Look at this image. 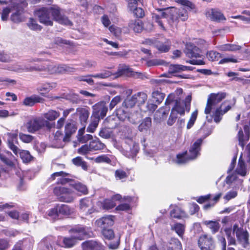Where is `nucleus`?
Wrapping results in <instances>:
<instances>
[{
  "label": "nucleus",
  "mask_w": 250,
  "mask_h": 250,
  "mask_svg": "<svg viewBox=\"0 0 250 250\" xmlns=\"http://www.w3.org/2000/svg\"><path fill=\"white\" fill-rule=\"evenodd\" d=\"M40 22L47 26L53 25L52 18L59 23L66 25H72V22L64 15L62 13L61 9L57 6L47 8L42 7L35 12Z\"/></svg>",
  "instance_id": "nucleus-1"
},
{
  "label": "nucleus",
  "mask_w": 250,
  "mask_h": 250,
  "mask_svg": "<svg viewBox=\"0 0 250 250\" xmlns=\"http://www.w3.org/2000/svg\"><path fill=\"white\" fill-rule=\"evenodd\" d=\"M165 10V11L161 13L160 15L154 14L152 17L153 20L158 24L161 29L164 31L166 30V29L161 20V18H170L173 22H177L179 19L182 21H185L188 18V12L184 9H166Z\"/></svg>",
  "instance_id": "nucleus-2"
},
{
  "label": "nucleus",
  "mask_w": 250,
  "mask_h": 250,
  "mask_svg": "<svg viewBox=\"0 0 250 250\" xmlns=\"http://www.w3.org/2000/svg\"><path fill=\"white\" fill-rule=\"evenodd\" d=\"M88 228L82 226H77L69 230L71 236L63 238V244L65 248H72L74 246L78 240H81L88 234Z\"/></svg>",
  "instance_id": "nucleus-3"
},
{
  "label": "nucleus",
  "mask_w": 250,
  "mask_h": 250,
  "mask_svg": "<svg viewBox=\"0 0 250 250\" xmlns=\"http://www.w3.org/2000/svg\"><path fill=\"white\" fill-rule=\"evenodd\" d=\"M191 101V95L187 96L185 100L183 101L180 99L174 100V95L171 94L167 97L165 102V104L168 105L174 102V105L171 110H173L174 112L176 113L177 114H179L181 115H184L185 113V110L188 112L189 111Z\"/></svg>",
  "instance_id": "nucleus-4"
},
{
  "label": "nucleus",
  "mask_w": 250,
  "mask_h": 250,
  "mask_svg": "<svg viewBox=\"0 0 250 250\" xmlns=\"http://www.w3.org/2000/svg\"><path fill=\"white\" fill-rule=\"evenodd\" d=\"M202 142V139H198L190 146L188 153L185 151L182 153L177 154L176 163L178 164H183L187 163L188 161L195 159L200 155L201 146Z\"/></svg>",
  "instance_id": "nucleus-5"
},
{
  "label": "nucleus",
  "mask_w": 250,
  "mask_h": 250,
  "mask_svg": "<svg viewBox=\"0 0 250 250\" xmlns=\"http://www.w3.org/2000/svg\"><path fill=\"white\" fill-rule=\"evenodd\" d=\"M184 52L186 56L191 59L190 60L186 61V62L193 65L205 64L201 55V50L193 43H187Z\"/></svg>",
  "instance_id": "nucleus-6"
},
{
  "label": "nucleus",
  "mask_w": 250,
  "mask_h": 250,
  "mask_svg": "<svg viewBox=\"0 0 250 250\" xmlns=\"http://www.w3.org/2000/svg\"><path fill=\"white\" fill-rule=\"evenodd\" d=\"M53 193L60 202L71 203L74 200V192L64 187L58 186L54 187Z\"/></svg>",
  "instance_id": "nucleus-7"
},
{
  "label": "nucleus",
  "mask_w": 250,
  "mask_h": 250,
  "mask_svg": "<svg viewBox=\"0 0 250 250\" xmlns=\"http://www.w3.org/2000/svg\"><path fill=\"white\" fill-rule=\"evenodd\" d=\"M226 96V93L219 92L218 93H211L208 95L205 113L209 114L211 110L215 108Z\"/></svg>",
  "instance_id": "nucleus-8"
},
{
  "label": "nucleus",
  "mask_w": 250,
  "mask_h": 250,
  "mask_svg": "<svg viewBox=\"0 0 250 250\" xmlns=\"http://www.w3.org/2000/svg\"><path fill=\"white\" fill-rule=\"evenodd\" d=\"M92 117L97 121L103 119L106 115L108 107L105 101L99 102L92 106Z\"/></svg>",
  "instance_id": "nucleus-9"
},
{
  "label": "nucleus",
  "mask_w": 250,
  "mask_h": 250,
  "mask_svg": "<svg viewBox=\"0 0 250 250\" xmlns=\"http://www.w3.org/2000/svg\"><path fill=\"white\" fill-rule=\"evenodd\" d=\"M233 233H235L238 241L244 247H246L249 244V234L248 231L242 227H239L236 224L232 227Z\"/></svg>",
  "instance_id": "nucleus-10"
},
{
  "label": "nucleus",
  "mask_w": 250,
  "mask_h": 250,
  "mask_svg": "<svg viewBox=\"0 0 250 250\" xmlns=\"http://www.w3.org/2000/svg\"><path fill=\"white\" fill-rule=\"evenodd\" d=\"M41 60L38 58L29 59L23 63H21V73L22 72H31L33 71H37L38 70H43L44 67L43 66H38V64H33L34 62L41 61Z\"/></svg>",
  "instance_id": "nucleus-11"
},
{
  "label": "nucleus",
  "mask_w": 250,
  "mask_h": 250,
  "mask_svg": "<svg viewBox=\"0 0 250 250\" xmlns=\"http://www.w3.org/2000/svg\"><path fill=\"white\" fill-rule=\"evenodd\" d=\"M198 244L201 250H213L214 248L213 238L208 234L201 235L198 239Z\"/></svg>",
  "instance_id": "nucleus-12"
},
{
  "label": "nucleus",
  "mask_w": 250,
  "mask_h": 250,
  "mask_svg": "<svg viewBox=\"0 0 250 250\" xmlns=\"http://www.w3.org/2000/svg\"><path fill=\"white\" fill-rule=\"evenodd\" d=\"M226 103V101L223 102L213 113V119L215 123H219L222 120L223 115L231 109V105L230 104L227 105Z\"/></svg>",
  "instance_id": "nucleus-13"
},
{
  "label": "nucleus",
  "mask_w": 250,
  "mask_h": 250,
  "mask_svg": "<svg viewBox=\"0 0 250 250\" xmlns=\"http://www.w3.org/2000/svg\"><path fill=\"white\" fill-rule=\"evenodd\" d=\"M42 118L36 117L29 120L26 124L28 131L33 133L42 128Z\"/></svg>",
  "instance_id": "nucleus-14"
},
{
  "label": "nucleus",
  "mask_w": 250,
  "mask_h": 250,
  "mask_svg": "<svg viewBox=\"0 0 250 250\" xmlns=\"http://www.w3.org/2000/svg\"><path fill=\"white\" fill-rule=\"evenodd\" d=\"M56 177H60L57 180V183L58 184L63 185L68 183H72L73 182V180L70 178V174L62 171L53 173L50 179L54 180Z\"/></svg>",
  "instance_id": "nucleus-15"
},
{
  "label": "nucleus",
  "mask_w": 250,
  "mask_h": 250,
  "mask_svg": "<svg viewBox=\"0 0 250 250\" xmlns=\"http://www.w3.org/2000/svg\"><path fill=\"white\" fill-rule=\"evenodd\" d=\"M114 218V216L112 215L105 216L96 220V224L102 229H107L113 225Z\"/></svg>",
  "instance_id": "nucleus-16"
},
{
  "label": "nucleus",
  "mask_w": 250,
  "mask_h": 250,
  "mask_svg": "<svg viewBox=\"0 0 250 250\" xmlns=\"http://www.w3.org/2000/svg\"><path fill=\"white\" fill-rule=\"evenodd\" d=\"M244 129L245 133V135L242 129H240L238 133L239 145L242 148L244 147L245 144L249 140L250 136V127L248 125H246L244 126Z\"/></svg>",
  "instance_id": "nucleus-17"
},
{
  "label": "nucleus",
  "mask_w": 250,
  "mask_h": 250,
  "mask_svg": "<svg viewBox=\"0 0 250 250\" xmlns=\"http://www.w3.org/2000/svg\"><path fill=\"white\" fill-rule=\"evenodd\" d=\"M77 130L76 125L72 122H67L64 127L65 135L63 138L64 142L70 141L71 135L74 134Z\"/></svg>",
  "instance_id": "nucleus-18"
},
{
  "label": "nucleus",
  "mask_w": 250,
  "mask_h": 250,
  "mask_svg": "<svg viewBox=\"0 0 250 250\" xmlns=\"http://www.w3.org/2000/svg\"><path fill=\"white\" fill-rule=\"evenodd\" d=\"M13 10H15L16 12L13 13L10 17L11 20L15 23H19L22 21V14L23 9L21 7H20L19 4H14L12 6Z\"/></svg>",
  "instance_id": "nucleus-19"
},
{
  "label": "nucleus",
  "mask_w": 250,
  "mask_h": 250,
  "mask_svg": "<svg viewBox=\"0 0 250 250\" xmlns=\"http://www.w3.org/2000/svg\"><path fill=\"white\" fill-rule=\"evenodd\" d=\"M83 250H104L102 245L94 241H87L82 244Z\"/></svg>",
  "instance_id": "nucleus-20"
},
{
  "label": "nucleus",
  "mask_w": 250,
  "mask_h": 250,
  "mask_svg": "<svg viewBox=\"0 0 250 250\" xmlns=\"http://www.w3.org/2000/svg\"><path fill=\"white\" fill-rule=\"evenodd\" d=\"M169 107L165 108L164 107L160 108L155 113L154 116V121L157 123H160L167 117Z\"/></svg>",
  "instance_id": "nucleus-21"
},
{
  "label": "nucleus",
  "mask_w": 250,
  "mask_h": 250,
  "mask_svg": "<svg viewBox=\"0 0 250 250\" xmlns=\"http://www.w3.org/2000/svg\"><path fill=\"white\" fill-rule=\"evenodd\" d=\"M43 99L38 95H33L25 98L22 102L23 104L27 106H33L36 103H42Z\"/></svg>",
  "instance_id": "nucleus-22"
},
{
  "label": "nucleus",
  "mask_w": 250,
  "mask_h": 250,
  "mask_svg": "<svg viewBox=\"0 0 250 250\" xmlns=\"http://www.w3.org/2000/svg\"><path fill=\"white\" fill-rule=\"evenodd\" d=\"M206 15L209 17L212 21H220L225 20L224 15L216 9H211L206 13Z\"/></svg>",
  "instance_id": "nucleus-23"
},
{
  "label": "nucleus",
  "mask_w": 250,
  "mask_h": 250,
  "mask_svg": "<svg viewBox=\"0 0 250 250\" xmlns=\"http://www.w3.org/2000/svg\"><path fill=\"white\" fill-rule=\"evenodd\" d=\"M128 26L136 33H140L142 31L144 25L140 20H131L128 23Z\"/></svg>",
  "instance_id": "nucleus-24"
},
{
  "label": "nucleus",
  "mask_w": 250,
  "mask_h": 250,
  "mask_svg": "<svg viewBox=\"0 0 250 250\" xmlns=\"http://www.w3.org/2000/svg\"><path fill=\"white\" fill-rule=\"evenodd\" d=\"M151 119L150 117H146L144 119L138 127L139 131L146 133L151 126Z\"/></svg>",
  "instance_id": "nucleus-25"
},
{
  "label": "nucleus",
  "mask_w": 250,
  "mask_h": 250,
  "mask_svg": "<svg viewBox=\"0 0 250 250\" xmlns=\"http://www.w3.org/2000/svg\"><path fill=\"white\" fill-rule=\"evenodd\" d=\"M57 86L56 83H46L42 84L37 88L38 91L40 92L42 95L49 92L52 89L55 88Z\"/></svg>",
  "instance_id": "nucleus-26"
},
{
  "label": "nucleus",
  "mask_w": 250,
  "mask_h": 250,
  "mask_svg": "<svg viewBox=\"0 0 250 250\" xmlns=\"http://www.w3.org/2000/svg\"><path fill=\"white\" fill-rule=\"evenodd\" d=\"M59 215L68 216L74 212V209L65 204H57Z\"/></svg>",
  "instance_id": "nucleus-27"
},
{
  "label": "nucleus",
  "mask_w": 250,
  "mask_h": 250,
  "mask_svg": "<svg viewBox=\"0 0 250 250\" xmlns=\"http://www.w3.org/2000/svg\"><path fill=\"white\" fill-rule=\"evenodd\" d=\"M76 113L79 116L80 120L82 124L86 122L89 116V112L86 108L83 107L77 108Z\"/></svg>",
  "instance_id": "nucleus-28"
},
{
  "label": "nucleus",
  "mask_w": 250,
  "mask_h": 250,
  "mask_svg": "<svg viewBox=\"0 0 250 250\" xmlns=\"http://www.w3.org/2000/svg\"><path fill=\"white\" fill-rule=\"evenodd\" d=\"M236 172L238 174L242 176H245L247 174V167L244 161L242 159V154H241L239 158Z\"/></svg>",
  "instance_id": "nucleus-29"
},
{
  "label": "nucleus",
  "mask_w": 250,
  "mask_h": 250,
  "mask_svg": "<svg viewBox=\"0 0 250 250\" xmlns=\"http://www.w3.org/2000/svg\"><path fill=\"white\" fill-rule=\"evenodd\" d=\"M129 114L128 109L125 106H123V105L116 110L117 117L120 120L122 121L126 120Z\"/></svg>",
  "instance_id": "nucleus-30"
},
{
  "label": "nucleus",
  "mask_w": 250,
  "mask_h": 250,
  "mask_svg": "<svg viewBox=\"0 0 250 250\" xmlns=\"http://www.w3.org/2000/svg\"><path fill=\"white\" fill-rule=\"evenodd\" d=\"M60 116V113L55 110H49L43 114V118L49 121H53Z\"/></svg>",
  "instance_id": "nucleus-31"
},
{
  "label": "nucleus",
  "mask_w": 250,
  "mask_h": 250,
  "mask_svg": "<svg viewBox=\"0 0 250 250\" xmlns=\"http://www.w3.org/2000/svg\"><path fill=\"white\" fill-rule=\"evenodd\" d=\"M89 147L92 151L101 150L103 149L105 145L99 139L93 140L89 142Z\"/></svg>",
  "instance_id": "nucleus-32"
},
{
  "label": "nucleus",
  "mask_w": 250,
  "mask_h": 250,
  "mask_svg": "<svg viewBox=\"0 0 250 250\" xmlns=\"http://www.w3.org/2000/svg\"><path fill=\"white\" fill-rule=\"evenodd\" d=\"M165 94L158 89L154 90L152 93V98L156 104H159L164 100Z\"/></svg>",
  "instance_id": "nucleus-33"
},
{
  "label": "nucleus",
  "mask_w": 250,
  "mask_h": 250,
  "mask_svg": "<svg viewBox=\"0 0 250 250\" xmlns=\"http://www.w3.org/2000/svg\"><path fill=\"white\" fill-rule=\"evenodd\" d=\"M170 215L171 218L180 219L186 217V213L180 208L175 207L170 211Z\"/></svg>",
  "instance_id": "nucleus-34"
},
{
  "label": "nucleus",
  "mask_w": 250,
  "mask_h": 250,
  "mask_svg": "<svg viewBox=\"0 0 250 250\" xmlns=\"http://www.w3.org/2000/svg\"><path fill=\"white\" fill-rule=\"evenodd\" d=\"M221 51H236L241 49V46L237 44L227 43L219 46Z\"/></svg>",
  "instance_id": "nucleus-35"
},
{
  "label": "nucleus",
  "mask_w": 250,
  "mask_h": 250,
  "mask_svg": "<svg viewBox=\"0 0 250 250\" xmlns=\"http://www.w3.org/2000/svg\"><path fill=\"white\" fill-rule=\"evenodd\" d=\"M156 48L161 52H167L170 49L171 42L167 40L165 42H158L156 43Z\"/></svg>",
  "instance_id": "nucleus-36"
},
{
  "label": "nucleus",
  "mask_w": 250,
  "mask_h": 250,
  "mask_svg": "<svg viewBox=\"0 0 250 250\" xmlns=\"http://www.w3.org/2000/svg\"><path fill=\"white\" fill-rule=\"evenodd\" d=\"M70 185L77 191L81 192L83 194H86L88 192L87 188L86 186L79 182H75L73 181V182L70 183Z\"/></svg>",
  "instance_id": "nucleus-37"
},
{
  "label": "nucleus",
  "mask_w": 250,
  "mask_h": 250,
  "mask_svg": "<svg viewBox=\"0 0 250 250\" xmlns=\"http://www.w3.org/2000/svg\"><path fill=\"white\" fill-rule=\"evenodd\" d=\"M135 96V95H133L131 97H127L123 103V106H125L127 109L133 107L137 103Z\"/></svg>",
  "instance_id": "nucleus-38"
},
{
  "label": "nucleus",
  "mask_w": 250,
  "mask_h": 250,
  "mask_svg": "<svg viewBox=\"0 0 250 250\" xmlns=\"http://www.w3.org/2000/svg\"><path fill=\"white\" fill-rule=\"evenodd\" d=\"M182 246L181 242L177 239H171L167 246V250H181Z\"/></svg>",
  "instance_id": "nucleus-39"
},
{
  "label": "nucleus",
  "mask_w": 250,
  "mask_h": 250,
  "mask_svg": "<svg viewBox=\"0 0 250 250\" xmlns=\"http://www.w3.org/2000/svg\"><path fill=\"white\" fill-rule=\"evenodd\" d=\"M74 165L77 167H81L83 170H87V165L86 162L84 161L81 157H77L72 160Z\"/></svg>",
  "instance_id": "nucleus-40"
},
{
  "label": "nucleus",
  "mask_w": 250,
  "mask_h": 250,
  "mask_svg": "<svg viewBox=\"0 0 250 250\" xmlns=\"http://www.w3.org/2000/svg\"><path fill=\"white\" fill-rule=\"evenodd\" d=\"M21 158L25 163L31 162L33 159V157L31 155L29 152L27 150H22L19 153Z\"/></svg>",
  "instance_id": "nucleus-41"
},
{
  "label": "nucleus",
  "mask_w": 250,
  "mask_h": 250,
  "mask_svg": "<svg viewBox=\"0 0 250 250\" xmlns=\"http://www.w3.org/2000/svg\"><path fill=\"white\" fill-rule=\"evenodd\" d=\"M134 95L136 96V103L139 104H145L147 99V94L144 92H139Z\"/></svg>",
  "instance_id": "nucleus-42"
},
{
  "label": "nucleus",
  "mask_w": 250,
  "mask_h": 250,
  "mask_svg": "<svg viewBox=\"0 0 250 250\" xmlns=\"http://www.w3.org/2000/svg\"><path fill=\"white\" fill-rule=\"evenodd\" d=\"M205 224L208 225L213 233L217 232L220 227V224L216 221H206Z\"/></svg>",
  "instance_id": "nucleus-43"
},
{
  "label": "nucleus",
  "mask_w": 250,
  "mask_h": 250,
  "mask_svg": "<svg viewBox=\"0 0 250 250\" xmlns=\"http://www.w3.org/2000/svg\"><path fill=\"white\" fill-rule=\"evenodd\" d=\"M102 208L104 209H109L113 208L116 204L112 199H106L101 202Z\"/></svg>",
  "instance_id": "nucleus-44"
},
{
  "label": "nucleus",
  "mask_w": 250,
  "mask_h": 250,
  "mask_svg": "<svg viewBox=\"0 0 250 250\" xmlns=\"http://www.w3.org/2000/svg\"><path fill=\"white\" fill-rule=\"evenodd\" d=\"M38 66H43L44 70H38L37 71H47L50 74L55 73L56 65L53 64L52 63H49L48 64H44L42 65H38Z\"/></svg>",
  "instance_id": "nucleus-45"
},
{
  "label": "nucleus",
  "mask_w": 250,
  "mask_h": 250,
  "mask_svg": "<svg viewBox=\"0 0 250 250\" xmlns=\"http://www.w3.org/2000/svg\"><path fill=\"white\" fill-rule=\"evenodd\" d=\"M172 228L175 231L179 236L182 237L185 231V226L183 224L180 223H176Z\"/></svg>",
  "instance_id": "nucleus-46"
},
{
  "label": "nucleus",
  "mask_w": 250,
  "mask_h": 250,
  "mask_svg": "<svg viewBox=\"0 0 250 250\" xmlns=\"http://www.w3.org/2000/svg\"><path fill=\"white\" fill-rule=\"evenodd\" d=\"M113 73L108 70H104L102 72L96 74H93L92 77L94 78H98L100 79H106L110 76H111Z\"/></svg>",
  "instance_id": "nucleus-47"
},
{
  "label": "nucleus",
  "mask_w": 250,
  "mask_h": 250,
  "mask_svg": "<svg viewBox=\"0 0 250 250\" xmlns=\"http://www.w3.org/2000/svg\"><path fill=\"white\" fill-rule=\"evenodd\" d=\"M94 161L97 163H105L106 164H110L111 162L110 158L107 155L105 154L97 157L95 158Z\"/></svg>",
  "instance_id": "nucleus-48"
},
{
  "label": "nucleus",
  "mask_w": 250,
  "mask_h": 250,
  "mask_svg": "<svg viewBox=\"0 0 250 250\" xmlns=\"http://www.w3.org/2000/svg\"><path fill=\"white\" fill-rule=\"evenodd\" d=\"M80 208L85 211L87 208L92 207L91 200L87 198L83 199L80 201Z\"/></svg>",
  "instance_id": "nucleus-49"
},
{
  "label": "nucleus",
  "mask_w": 250,
  "mask_h": 250,
  "mask_svg": "<svg viewBox=\"0 0 250 250\" xmlns=\"http://www.w3.org/2000/svg\"><path fill=\"white\" fill-rule=\"evenodd\" d=\"M105 123L108 128H115L117 126V123L114 118L108 117L105 120Z\"/></svg>",
  "instance_id": "nucleus-50"
},
{
  "label": "nucleus",
  "mask_w": 250,
  "mask_h": 250,
  "mask_svg": "<svg viewBox=\"0 0 250 250\" xmlns=\"http://www.w3.org/2000/svg\"><path fill=\"white\" fill-rule=\"evenodd\" d=\"M182 71V65L170 64L169 66L168 72L169 74H174Z\"/></svg>",
  "instance_id": "nucleus-51"
},
{
  "label": "nucleus",
  "mask_w": 250,
  "mask_h": 250,
  "mask_svg": "<svg viewBox=\"0 0 250 250\" xmlns=\"http://www.w3.org/2000/svg\"><path fill=\"white\" fill-rule=\"evenodd\" d=\"M27 25L30 29L33 30H41L42 29L41 26L33 18L29 19Z\"/></svg>",
  "instance_id": "nucleus-52"
},
{
  "label": "nucleus",
  "mask_w": 250,
  "mask_h": 250,
  "mask_svg": "<svg viewBox=\"0 0 250 250\" xmlns=\"http://www.w3.org/2000/svg\"><path fill=\"white\" fill-rule=\"evenodd\" d=\"M93 75H87L85 76H81L78 77L79 81L86 82L88 84L92 85L94 84V81L92 79Z\"/></svg>",
  "instance_id": "nucleus-53"
},
{
  "label": "nucleus",
  "mask_w": 250,
  "mask_h": 250,
  "mask_svg": "<svg viewBox=\"0 0 250 250\" xmlns=\"http://www.w3.org/2000/svg\"><path fill=\"white\" fill-rule=\"evenodd\" d=\"M102 232L104 237L107 239L110 240L114 237L113 230L111 229L107 228L103 229Z\"/></svg>",
  "instance_id": "nucleus-54"
},
{
  "label": "nucleus",
  "mask_w": 250,
  "mask_h": 250,
  "mask_svg": "<svg viewBox=\"0 0 250 250\" xmlns=\"http://www.w3.org/2000/svg\"><path fill=\"white\" fill-rule=\"evenodd\" d=\"M197 115H198L197 110L194 111L191 114L190 118L189 119V120L188 121L187 125V128L188 129L191 128L193 126V125H194V124L196 120V119L197 117Z\"/></svg>",
  "instance_id": "nucleus-55"
},
{
  "label": "nucleus",
  "mask_w": 250,
  "mask_h": 250,
  "mask_svg": "<svg viewBox=\"0 0 250 250\" xmlns=\"http://www.w3.org/2000/svg\"><path fill=\"white\" fill-rule=\"evenodd\" d=\"M47 215L52 219L58 218L59 213L58 210L57 205L55 206L54 208L49 209L47 211Z\"/></svg>",
  "instance_id": "nucleus-56"
},
{
  "label": "nucleus",
  "mask_w": 250,
  "mask_h": 250,
  "mask_svg": "<svg viewBox=\"0 0 250 250\" xmlns=\"http://www.w3.org/2000/svg\"><path fill=\"white\" fill-rule=\"evenodd\" d=\"M7 143H18V130L14 132L8 133L7 134Z\"/></svg>",
  "instance_id": "nucleus-57"
},
{
  "label": "nucleus",
  "mask_w": 250,
  "mask_h": 250,
  "mask_svg": "<svg viewBox=\"0 0 250 250\" xmlns=\"http://www.w3.org/2000/svg\"><path fill=\"white\" fill-rule=\"evenodd\" d=\"M131 11H133L134 15L137 18H143L145 15L143 9L141 8L136 7L135 5L134 8H129Z\"/></svg>",
  "instance_id": "nucleus-58"
},
{
  "label": "nucleus",
  "mask_w": 250,
  "mask_h": 250,
  "mask_svg": "<svg viewBox=\"0 0 250 250\" xmlns=\"http://www.w3.org/2000/svg\"><path fill=\"white\" fill-rule=\"evenodd\" d=\"M207 57L209 61H215L220 57V54L214 51H210L207 54Z\"/></svg>",
  "instance_id": "nucleus-59"
},
{
  "label": "nucleus",
  "mask_w": 250,
  "mask_h": 250,
  "mask_svg": "<svg viewBox=\"0 0 250 250\" xmlns=\"http://www.w3.org/2000/svg\"><path fill=\"white\" fill-rule=\"evenodd\" d=\"M175 1L181 5L187 6L191 10H193L196 7L194 3L188 0H175Z\"/></svg>",
  "instance_id": "nucleus-60"
},
{
  "label": "nucleus",
  "mask_w": 250,
  "mask_h": 250,
  "mask_svg": "<svg viewBox=\"0 0 250 250\" xmlns=\"http://www.w3.org/2000/svg\"><path fill=\"white\" fill-rule=\"evenodd\" d=\"M20 139L24 143H29L32 141L34 137L30 135L25 134L22 133L19 134Z\"/></svg>",
  "instance_id": "nucleus-61"
},
{
  "label": "nucleus",
  "mask_w": 250,
  "mask_h": 250,
  "mask_svg": "<svg viewBox=\"0 0 250 250\" xmlns=\"http://www.w3.org/2000/svg\"><path fill=\"white\" fill-rule=\"evenodd\" d=\"M177 119V113H174L173 110H171L169 117L167 121V125L169 126H172L175 123Z\"/></svg>",
  "instance_id": "nucleus-62"
},
{
  "label": "nucleus",
  "mask_w": 250,
  "mask_h": 250,
  "mask_svg": "<svg viewBox=\"0 0 250 250\" xmlns=\"http://www.w3.org/2000/svg\"><path fill=\"white\" fill-rule=\"evenodd\" d=\"M12 10H13L12 6L11 7H7L3 9L1 13V20L3 21H6L7 20L9 14Z\"/></svg>",
  "instance_id": "nucleus-63"
},
{
  "label": "nucleus",
  "mask_w": 250,
  "mask_h": 250,
  "mask_svg": "<svg viewBox=\"0 0 250 250\" xmlns=\"http://www.w3.org/2000/svg\"><path fill=\"white\" fill-rule=\"evenodd\" d=\"M111 132L107 128H102L99 132V135L102 138L109 139L111 136Z\"/></svg>",
  "instance_id": "nucleus-64"
}]
</instances>
